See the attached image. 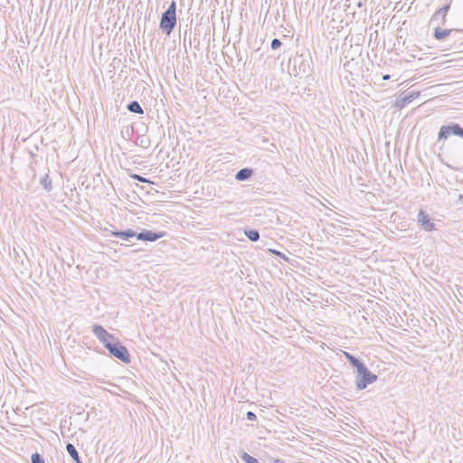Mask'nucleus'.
Instances as JSON below:
<instances>
[{
  "label": "nucleus",
  "mask_w": 463,
  "mask_h": 463,
  "mask_svg": "<svg viewBox=\"0 0 463 463\" xmlns=\"http://www.w3.org/2000/svg\"><path fill=\"white\" fill-rule=\"evenodd\" d=\"M130 177H131L132 179H134V180H137V181H139V182H141V183L154 184L152 181H150V180L146 179V177H143V176H141V175H137V174H132V175H130Z\"/></svg>",
  "instance_id": "4be33fe9"
},
{
  "label": "nucleus",
  "mask_w": 463,
  "mask_h": 463,
  "mask_svg": "<svg viewBox=\"0 0 463 463\" xmlns=\"http://www.w3.org/2000/svg\"><path fill=\"white\" fill-rule=\"evenodd\" d=\"M111 234L124 241H128L129 239L136 237L137 232L132 229H128L125 231H113L111 232Z\"/></svg>",
  "instance_id": "9d476101"
},
{
  "label": "nucleus",
  "mask_w": 463,
  "mask_h": 463,
  "mask_svg": "<svg viewBox=\"0 0 463 463\" xmlns=\"http://www.w3.org/2000/svg\"><path fill=\"white\" fill-rule=\"evenodd\" d=\"M108 351L112 356L125 364H129L131 362V356L128 350L118 339L113 345H109Z\"/></svg>",
  "instance_id": "20e7f679"
},
{
  "label": "nucleus",
  "mask_w": 463,
  "mask_h": 463,
  "mask_svg": "<svg viewBox=\"0 0 463 463\" xmlns=\"http://www.w3.org/2000/svg\"><path fill=\"white\" fill-rule=\"evenodd\" d=\"M253 173H254L253 169L245 167V168L239 170L236 173L235 178L238 181H246L252 176Z\"/></svg>",
  "instance_id": "9b49d317"
},
{
  "label": "nucleus",
  "mask_w": 463,
  "mask_h": 463,
  "mask_svg": "<svg viewBox=\"0 0 463 463\" xmlns=\"http://www.w3.org/2000/svg\"><path fill=\"white\" fill-rule=\"evenodd\" d=\"M66 450L69 453V455L72 458V459L75 461V463H82L79 456V453L73 444L68 443L66 445Z\"/></svg>",
  "instance_id": "4468645a"
},
{
  "label": "nucleus",
  "mask_w": 463,
  "mask_h": 463,
  "mask_svg": "<svg viewBox=\"0 0 463 463\" xmlns=\"http://www.w3.org/2000/svg\"><path fill=\"white\" fill-rule=\"evenodd\" d=\"M377 375L372 373L364 364L356 370L355 387L357 390H364L369 384L377 381Z\"/></svg>",
  "instance_id": "f03ea898"
},
{
  "label": "nucleus",
  "mask_w": 463,
  "mask_h": 463,
  "mask_svg": "<svg viewBox=\"0 0 463 463\" xmlns=\"http://www.w3.org/2000/svg\"><path fill=\"white\" fill-rule=\"evenodd\" d=\"M241 458L245 463H260L256 458L250 456L247 452H242V454L241 455Z\"/></svg>",
  "instance_id": "6ab92c4d"
},
{
  "label": "nucleus",
  "mask_w": 463,
  "mask_h": 463,
  "mask_svg": "<svg viewBox=\"0 0 463 463\" xmlns=\"http://www.w3.org/2000/svg\"><path fill=\"white\" fill-rule=\"evenodd\" d=\"M272 463H283V460L275 458Z\"/></svg>",
  "instance_id": "a878e982"
},
{
  "label": "nucleus",
  "mask_w": 463,
  "mask_h": 463,
  "mask_svg": "<svg viewBox=\"0 0 463 463\" xmlns=\"http://www.w3.org/2000/svg\"><path fill=\"white\" fill-rule=\"evenodd\" d=\"M452 30L441 29L439 25L434 29L433 36L436 40H443L451 33Z\"/></svg>",
  "instance_id": "ddd939ff"
},
{
  "label": "nucleus",
  "mask_w": 463,
  "mask_h": 463,
  "mask_svg": "<svg viewBox=\"0 0 463 463\" xmlns=\"http://www.w3.org/2000/svg\"><path fill=\"white\" fill-rule=\"evenodd\" d=\"M40 184L46 192H51L52 190V181L50 178L49 175L46 174L40 179Z\"/></svg>",
  "instance_id": "dca6fc26"
},
{
  "label": "nucleus",
  "mask_w": 463,
  "mask_h": 463,
  "mask_svg": "<svg viewBox=\"0 0 463 463\" xmlns=\"http://www.w3.org/2000/svg\"><path fill=\"white\" fill-rule=\"evenodd\" d=\"M418 222L426 232H432L436 229L435 223L431 221L430 215L423 210H420L418 213Z\"/></svg>",
  "instance_id": "0eeeda50"
},
{
  "label": "nucleus",
  "mask_w": 463,
  "mask_h": 463,
  "mask_svg": "<svg viewBox=\"0 0 463 463\" xmlns=\"http://www.w3.org/2000/svg\"><path fill=\"white\" fill-rule=\"evenodd\" d=\"M270 251H271L273 254H275V255H277V256H279V257H280V258L284 259L285 260L288 261V257H286V255H285V254H283L282 252H280V251H279V250H270Z\"/></svg>",
  "instance_id": "b1692460"
},
{
  "label": "nucleus",
  "mask_w": 463,
  "mask_h": 463,
  "mask_svg": "<svg viewBox=\"0 0 463 463\" xmlns=\"http://www.w3.org/2000/svg\"><path fill=\"white\" fill-rule=\"evenodd\" d=\"M281 45H282L281 41H280L279 39L274 38V39L271 41L270 48H271L272 50H277V49H279Z\"/></svg>",
  "instance_id": "5701e85b"
},
{
  "label": "nucleus",
  "mask_w": 463,
  "mask_h": 463,
  "mask_svg": "<svg viewBox=\"0 0 463 463\" xmlns=\"http://www.w3.org/2000/svg\"><path fill=\"white\" fill-rule=\"evenodd\" d=\"M165 236V232H153L151 230H142L140 232H137L136 238L139 241H156Z\"/></svg>",
  "instance_id": "423d86ee"
},
{
  "label": "nucleus",
  "mask_w": 463,
  "mask_h": 463,
  "mask_svg": "<svg viewBox=\"0 0 463 463\" xmlns=\"http://www.w3.org/2000/svg\"><path fill=\"white\" fill-rule=\"evenodd\" d=\"M310 57H304V55H299L294 58V67L298 65V71L302 74H307L310 71Z\"/></svg>",
  "instance_id": "1a4fd4ad"
},
{
  "label": "nucleus",
  "mask_w": 463,
  "mask_h": 463,
  "mask_svg": "<svg viewBox=\"0 0 463 463\" xmlns=\"http://www.w3.org/2000/svg\"><path fill=\"white\" fill-rule=\"evenodd\" d=\"M450 135L463 138V128L458 123L441 126L439 131L438 141L447 139Z\"/></svg>",
  "instance_id": "39448f33"
},
{
  "label": "nucleus",
  "mask_w": 463,
  "mask_h": 463,
  "mask_svg": "<svg viewBox=\"0 0 463 463\" xmlns=\"http://www.w3.org/2000/svg\"><path fill=\"white\" fill-rule=\"evenodd\" d=\"M440 21H441V14L439 13V10H437L430 19V24H436L438 26V25L441 24Z\"/></svg>",
  "instance_id": "aec40b11"
},
{
  "label": "nucleus",
  "mask_w": 463,
  "mask_h": 463,
  "mask_svg": "<svg viewBox=\"0 0 463 463\" xmlns=\"http://www.w3.org/2000/svg\"><path fill=\"white\" fill-rule=\"evenodd\" d=\"M127 109L129 112H132V113H135V114H143L144 113V110L141 107V105L138 103V101L137 100H132L130 101L128 106H127Z\"/></svg>",
  "instance_id": "2eb2a0df"
},
{
  "label": "nucleus",
  "mask_w": 463,
  "mask_h": 463,
  "mask_svg": "<svg viewBox=\"0 0 463 463\" xmlns=\"http://www.w3.org/2000/svg\"><path fill=\"white\" fill-rule=\"evenodd\" d=\"M176 24V4L172 1L167 9L163 12L159 23V28L166 35H170Z\"/></svg>",
  "instance_id": "f257e3e1"
},
{
  "label": "nucleus",
  "mask_w": 463,
  "mask_h": 463,
  "mask_svg": "<svg viewBox=\"0 0 463 463\" xmlns=\"http://www.w3.org/2000/svg\"><path fill=\"white\" fill-rule=\"evenodd\" d=\"M450 8V4L445 5L441 8L439 9V13L441 14V21L440 24L444 25L446 24V16Z\"/></svg>",
  "instance_id": "a211bd4d"
},
{
  "label": "nucleus",
  "mask_w": 463,
  "mask_h": 463,
  "mask_svg": "<svg viewBox=\"0 0 463 463\" xmlns=\"http://www.w3.org/2000/svg\"><path fill=\"white\" fill-rule=\"evenodd\" d=\"M390 78H391V76H390V75H388V74H386V75H383V80H389Z\"/></svg>",
  "instance_id": "bb28decb"
},
{
  "label": "nucleus",
  "mask_w": 463,
  "mask_h": 463,
  "mask_svg": "<svg viewBox=\"0 0 463 463\" xmlns=\"http://www.w3.org/2000/svg\"><path fill=\"white\" fill-rule=\"evenodd\" d=\"M91 332L107 350H109V345H113L118 339L99 324L91 326Z\"/></svg>",
  "instance_id": "7ed1b4c3"
},
{
  "label": "nucleus",
  "mask_w": 463,
  "mask_h": 463,
  "mask_svg": "<svg viewBox=\"0 0 463 463\" xmlns=\"http://www.w3.org/2000/svg\"><path fill=\"white\" fill-rule=\"evenodd\" d=\"M419 96V91L411 90L404 92L402 95H400L399 98L396 99V106L400 109L404 108L411 101H413L415 99H417Z\"/></svg>",
  "instance_id": "6e6552de"
},
{
  "label": "nucleus",
  "mask_w": 463,
  "mask_h": 463,
  "mask_svg": "<svg viewBox=\"0 0 463 463\" xmlns=\"http://www.w3.org/2000/svg\"><path fill=\"white\" fill-rule=\"evenodd\" d=\"M31 461L32 463H45L43 458L38 452L32 455Z\"/></svg>",
  "instance_id": "412c9836"
},
{
  "label": "nucleus",
  "mask_w": 463,
  "mask_h": 463,
  "mask_svg": "<svg viewBox=\"0 0 463 463\" xmlns=\"http://www.w3.org/2000/svg\"><path fill=\"white\" fill-rule=\"evenodd\" d=\"M344 354H345V357L346 358V360L348 361V363L351 364V366L355 369V371L364 364V363L358 359L357 357H355L354 355H353L352 354L350 353H347V352H344Z\"/></svg>",
  "instance_id": "f8f14e48"
},
{
  "label": "nucleus",
  "mask_w": 463,
  "mask_h": 463,
  "mask_svg": "<svg viewBox=\"0 0 463 463\" xmlns=\"http://www.w3.org/2000/svg\"><path fill=\"white\" fill-rule=\"evenodd\" d=\"M185 36H186V33L184 34V43H185V41H186V38H185Z\"/></svg>",
  "instance_id": "cd10ccee"
},
{
  "label": "nucleus",
  "mask_w": 463,
  "mask_h": 463,
  "mask_svg": "<svg viewBox=\"0 0 463 463\" xmlns=\"http://www.w3.org/2000/svg\"><path fill=\"white\" fill-rule=\"evenodd\" d=\"M244 234L250 241L255 242L260 240V232L257 230H254V229L245 230Z\"/></svg>",
  "instance_id": "f3484780"
},
{
  "label": "nucleus",
  "mask_w": 463,
  "mask_h": 463,
  "mask_svg": "<svg viewBox=\"0 0 463 463\" xmlns=\"http://www.w3.org/2000/svg\"><path fill=\"white\" fill-rule=\"evenodd\" d=\"M246 416L249 420L253 421L257 420V416L253 411H248Z\"/></svg>",
  "instance_id": "393cba45"
},
{
  "label": "nucleus",
  "mask_w": 463,
  "mask_h": 463,
  "mask_svg": "<svg viewBox=\"0 0 463 463\" xmlns=\"http://www.w3.org/2000/svg\"><path fill=\"white\" fill-rule=\"evenodd\" d=\"M283 463H285V462L283 461Z\"/></svg>",
  "instance_id": "c85d7f7f"
}]
</instances>
